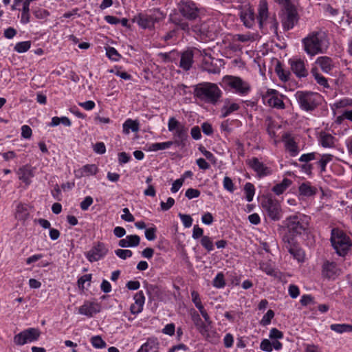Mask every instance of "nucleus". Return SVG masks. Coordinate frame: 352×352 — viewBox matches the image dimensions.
I'll return each mask as SVG.
<instances>
[{"instance_id":"2","label":"nucleus","mask_w":352,"mask_h":352,"mask_svg":"<svg viewBox=\"0 0 352 352\" xmlns=\"http://www.w3.org/2000/svg\"><path fill=\"white\" fill-rule=\"evenodd\" d=\"M302 44L305 52L308 55L314 56L324 53L329 42L324 32L314 31L302 39Z\"/></svg>"},{"instance_id":"24","label":"nucleus","mask_w":352,"mask_h":352,"mask_svg":"<svg viewBox=\"0 0 352 352\" xmlns=\"http://www.w3.org/2000/svg\"><path fill=\"white\" fill-rule=\"evenodd\" d=\"M240 108L239 104L232 102L230 99H225L223 105L221 108V118H226L232 113L236 111Z\"/></svg>"},{"instance_id":"61","label":"nucleus","mask_w":352,"mask_h":352,"mask_svg":"<svg viewBox=\"0 0 352 352\" xmlns=\"http://www.w3.org/2000/svg\"><path fill=\"white\" fill-rule=\"evenodd\" d=\"M260 348L265 352H271L272 351V342L268 339H264L261 341Z\"/></svg>"},{"instance_id":"29","label":"nucleus","mask_w":352,"mask_h":352,"mask_svg":"<svg viewBox=\"0 0 352 352\" xmlns=\"http://www.w3.org/2000/svg\"><path fill=\"white\" fill-rule=\"evenodd\" d=\"M319 141L322 147L332 148L334 146L335 138L329 133L321 132Z\"/></svg>"},{"instance_id":"5","label":"nucleus","mask_w":352,"mask_h":352,"mask_svg":"<svg viewBox=\"0 0 352 352\" xmlns=\"http://www.w3.org/2000/svg\"><path fill=\"white\" fill-rule=\"evenodd\" d=\"M295 97L300 107L306 111H314L318 105L320 95L311 91H298Z\"/></svg>"},{"instance_id":"39","label":"nucleus","mask_w":352,"mask_h":352,"mask_svg":"<svg viewBox=\"0 0 352 352\" xmlns=\"http://www.w3.org/2000/svg\"><path fill=\"white\" fill-rule=\"evenodd\" d=\"M244 190L247 201L248 202L252 201L255 193L254 186L252 184L248 182L245 184Z\"/></svg>"},{"instance_id":"43","label":"nucleus","mask_w":352,"mask_h":352,"mask_svg":"<svg viewBox=\"0 0 352 352\" xmlns=\"http://www.w3.org/2000/svg\"><path fill=\"white\" fill-rule=\"evenodd\" d=\"M311 73L314 76V78L316 80L317 83L323 86L324 87H329L327 80L323 76L318 74L316 69H312Z\"/></svg>"},{"instance_id":"59","label":"nucleus","mask_w":352,"mask_h":352,"mask_svg":"<svg viewBox=\"0 0 352 352\" xmlns=\"http://www.w3.org/2000/svg\"><path fill=\"white\" fill-rule=\"evenodd\" d=\"M199 150L206 157L207 160H208L209 161H210V162H212L213 163H215L216 158H215V157L214 156V155L211 152L207 151L206 149V148L202 146H201L199 148Z\"/></svg>"},{"instance_id":"14","label":"nucleus","mask_w":352,"mask_h":352,"mask_svg":"<svg viewBox=\"0 0 352 352\" xmlns=\"http://www.w3.org/2000/svg\"><path fill=\"white\" fill-rule=\"evenodd\" d=\"M248 164L256 173L258 177H266L272 173V169L260 162L257 157H252L248 162Z\"/></svg>"},{"instance_id":"31","label":"nucleus","mask_w":352,"mask_h":352,"mask_svg":"<svg viewBox=\"0 0 352 352\" xmlns=\"http://www.w3.org/2000/svg\"><path fill=\"white\" fill-rule=\"evenodd\" d=\"M291 184L292 181L289 179L284 178L280 183L275 185L272 188V190L276 195H280L283 194Z\"/></svg>"},{"instance_id":"3","label":"nucleus","mask_w":352,"mask_h":352,"mask_svg":"<svg viewBox=\"0 0 352 352\" xmlns=\"http://www.w3.org/2000/svg\"><path fill=\"white\" fill-rule=\"evenodd\" d=\"M195 95L206 102L215 104L221 97L222 91L216 84L199 83L195 87Z\"/></svg>"},{"instance_id":"64","label":"nucleus","mask_w":352,"mask_h":352,"mask_svg":"<svg viewBox=\"0 0 352 352\" xmlns=\"http://www.w3.org/2000/svg\"><path fill=\"white\" fill-rule=\"evenodd\" d=\"M131 159V155L126 152H121L118 153V162L120 164L128 163Z\"/></svg>"},{"instance_id":"38","label":"nucleus","mask_w":352,"mask_h":352,"mask_svg":"<svg viewBox=\"0 0 352 352\" xmlns=\"http://www.w3.org/2000/svg\"><path fill=\"white\" fill-rule=\"evenodd\" d=\"M31 47V41H21L17 43L14 49L16 52L18 53H24L30 50Z\"/></svg>"},{"instance_id":"50","label":"nucleus","mask_w":352,"mask_h":352,"mask_svg":"<svg viewBox=\"0 0 352 352\" xmlns=\"http://www.w3.org/2000/svg\"><path fill=\"white\" fill-rule=\"evenodd\" d=\"M223 188L230 192H233L234 190V186L230 177L226 176L223 181Z\"/></svg>"},{"instance_id":"54","label":"nucleus","mask_w":352,"mask_h":352,"mask_svg":"<svg viewBox=\"0 0 352 352\" xmlns=\"http://www.w3.org/2000/svg\"><path fill=\"white\" fill-rule=\"evenodd\" d=\"M267 23L270 25V29L275 34H277L278 23L275 16L270 17L267 21Z\"/></svg>"},{"instance_id":"4","label":"nucleus","mask_w":352,"mask_h":352,"mask_svg":"<svg viewBox=\"0 0 352 352\" xmlns=\"http://www.w3.org/2000/svg\"><path fill=\"white\" fill-rule=\"evenodd\" d=\"M331 242L336 252L340 256H344L351 246L349 236L338 228L332 229Z\"/></svg>"},{"instance_id":"62","label":"nucleus","mask_w":352,"mask_h":352,"mask_svg":"<svg viewBox=\"0 0 352 352\" xmlns=\"http://www.w3.org/2000/svg\"><path fill=\"white\" fill-rule=\"evenodd\" d=\"M175 204V199L172 197H168L166 202L162 201L160 204L161 209L163 211L169 210Z\"/></svg>"},{"instance_id":"57","label":"nucleus","mask_w":352,"mask_h":352,"mask_svg":"<svg viewBox=\"0 0 352 352\" xmlns=\"http://www.w3.org/2000/svg\"><path fill=\"white\" fill-rule=\"evenodd\" d=\"M124 214L121 215V219L127 222H133L135 221L133 215L130 212L129 208H124L122 210Z\"/></svg>"},{"instance_id":"7","label":"nucleus","mask_w":352,"mask_h":352,"mask_svg":"<svg viewBox=\"0 0 352 352\" xmlns=\"http://www.w3.org/2000/svg\"><path fill=\"white\" fill-rule=\"evenodd\" d=\"M261 206L266 214L273 221L281 219L283 212L280 203L272 197H266L262 200Z\"/></svg>"},{"instance_id":"10","label":"nucleus","mask_w":352,"mask_h":352,"mask_svg":"<svg viewBox=\"0 0 352 352\" xmlns=\"http://www.w3.org/2000/svg\"><path fill=\"white\" fill-rule=\"evenodd\" d=\"M177 9L188 20H194L198 16V8L191 0H181L177 4Z\"/></svg>"},{"instance_id":"51","label":"nucleus","mask_w":352,"mask_h":352,"mask_svg":"<svg viewBox=\"0 0 352 352\" xmlns=\"http://www.w3.org/2000/svg\"><path fill=\"white\" fill-rule=\"evenodd\" d=\"M135 303H136L139 307H143L144 301H145V297L144 294L142 291H139L137 292L134 297Z\"/></svg>"},{"instance_id":"15","label":"nucleus","mask_w":352,"mask_h":352,"mask_svg":"<svg viewBox=\"0 0 352 352\" xmlns=\"http://www.w3.org/2000/svg\"><path fill=\"white\" fill-rule=\"evenodd\" d=\"M101 310V305L98 302L85 301L84 304L78 308V313L81 315L93 317Z\"/></svg>"},{"instance_id":"46","label":"nucleus","mask_w":352,"mask_h":352,"mask_svg":"<svg viewBox=\"0 0 352 352\" xmlns=\"http://www.w3.org/2000/svg\"><path fill=\"white\" fill-rule=\"evenodd\" d=\"M33 14L38 19H46L50 16L49 11L43 8H36L33 11Z\"/></svg>"},{"instance_id":"47","label":"nucleus","mask_w":352,"mask_h":352,"mask_svg":"<svg viewBox=\"0 0 352 352\" xmlns=\"http://www.w3.org/2000/svg\"><path fill=\"white\" fill-rule=\"evenodd\" d=\"M192 301L198 309H203V305L199 293L195 290L191 292Z\"/></svg>"},{"instance_id":"30","label":"nucleus","mask_w":352,"mask_h":352,"mask_svg":"<svg viewBox=\"0 0 352 352\" xmlns=\"http://www.w3.org/2000/svg\"><path fill=\"white\" fill-rule=\"evenodd\" d=\"M142 346L144 348V352H158L159 342L156 338H148Z\"/></svg>"},{"instance_id":"58","label":"nucleus","mask_w":352,"mask_h":352,"mask_svg":"<svg viewBox=\"0 0 352 352\" xmlns=\"http://www.w3.org/2000/svg\"><path fill=\"white\" fill-rule=\"evenodd\" d=\"M179 216L186 228H190L192 226V219L189 214H179Z\"/></svg>"},{"instance_id":"16","label":"nucleus","mask_w":352,"mask_h":352,"mask_svg":"<svg viewBox=\"0 0 352 352\" xmlns=\"http://www.w3.org/2000/svg\"><path fill=\"white\" fill-rule=\"evenodd\" d=\"M340 274V270L335 262L326 261L322 265V275L329 279H335Z\"/></svg>"},{"instance_id":"37","label":"nucleus","mask_w":352,"mask_h":352,"mask_svg":"<svg viewBox=\"0 0 352 352\" xmlns=\"http://www.w3.org/2000/svg\"><path fill=\"white\" fill-rule=\"evenodd\" d=\"M139 125L138 120L128 119L123 124V129L124 130L131 129L133 132H137L139 130Z\"/></svg>"},{"instance_id":"20","label":"nucleus","mask_w":352,"mask_h":352,"mask_svg":"<svg viewBox=\"0 0 352 352\" xmlns=\"http://www.w3.org/2000/svg\"><path fill=\"white\" fill-rule=\"evenodd\" d=\"M194 54L192 50H187L181 54L179 68L185 72L190 70L193 64Z\"/></svg>"},{"instance_id":"60","label":"nucleus","mask_w":352,"mask_h":352,"mask_svg":"<svg viewBox=\"0 0 352 352\" xmlns=\"http://www.w3.org/2000/svg\"><path fill=\"white\" fill-rule=\"evenodd\" d=\"M201 192L199 190L195 188H188L186 192L185 196L189 199H192L193 198H197L200 195Z\"/></svg>"},{"instance_id":"13","label":"nucleus","mask_w":352,"mask_h":352,"mask_svg":"<svg viewBox=\"0 0 352 352\" xmlns=\"http://www.w3.org/2000/svg\"><path fill=\"white\" fill-rule=\"evenodd\" d=\"M191 319L195 325V327L199 330V333L206 338L210 342L213 341V337L215 336L216 333H213L212 336L208 332V325H206L200 318L199 314L193 309L190 312Z\"/></svg>"},{"instance_id":"11","label":"nucleus","mask_w":352,"mask_h":352,"mask_svg":"<svg viewBox=\"0 0 352 352\" xmlns=\"http://www.w3.org/2000/svg\"><path fill=\"white\" fill-rule=\"evenodd\" d=\"M109 249L106 245L100 241L95 243L89 251L86 252L85 256L91 262H96L103 258L108 253Z\"/></svg>"},{"instance_id":"48","label":"nucleus","mask_w":352,"mask_h":352,"mask_svg":"<svg viewBox=\"0 0 352 352\" xmlns=\"http://www.w3.org/2000/svg\"><path fill=\"white\" fill-rule=\"evenodd\" d=\"M115 254L117 256L123 260H125L126 258L131 257L133 255L131 250L122 249H118L115 250Z\"/></svg>"},{"instance_id":"35","label":"nucleus","mask_w":352,"mask_h":352,"mask_svg":"<svg viewBox=\"0 0 352 352\" xmlns=\"http://www.w3.org/2000/svg\"><path fill=\"white\" fill-rule=\"evenodd\" d=\"M333 155L331 154H324L321 159L317 162V164L320 168V172L323 173L326 170L327 164L333 160Z\"/></svg>"},{"instance_id":"63","label":"nucleus","mask_w":352,"mask_h":352,"mask_svg":"<svg viewBox=\"0 0 352 352\" xmlns=\"http://www.w3.org/2000/svg\"><path fill=\"white\" fill-rule=\"evenodd\" d=\"M94 151L98 154H104L106 152V146L104 142H96L94 146Z\"/></svg>"},{"instance_id":"17","label":"nucleus","mask_w":352,"mask_h":352,"mask_svg":"<svg viewBox=\"0 0 352 352\" xmlns=\"http://www.w3.org/2000/svg\"><path fill=\"white\" fill-rule=\"evenodd\" d=\"M240 19L246 28H252L256 21L254 9L250 6L244 8L240 12Z\"/></svg>"},{"instance_id":"8","label":"nucleus","mask_w":352,"mask_h":352,"mask_svg":"<svg viewBox=\"0 0 352 352\" xmlns=\"http://www.w3.org/2000/svg\"><path fill=\"white\" fill-rule=\"evenodd\" d=\"M162 13L158 10H155L151 14L140 13L133 19L140 27L143 29H151L154 27L156 22H158L162 16Z\"/></svg>"},{"instance_id":"26","label":"nucleus","mask_w":352,"mask_h":352,"mask_svg":"<svg viewBox=\"0 0 352 352\" xmlns=\"http://www.w3.org/2000/svg\"><path fill=\"white\" fill-rule=\"evenodd\" d=\"M316 64L320 66L322 72L329 73L333 67V60L328 56H320L316 60Z\"/></svg>"},{"instance_id":"32","label":"nucleus","mask_w":352,"mask_h":352,"mask_svg":"<svg viewBox=\"0 0 352 352\" xmlns=\"http://www.w3.org/2000/svg\"><path fill=\"white\" fill-rule=\"evenodd\" d=\"M259 267L263 272H265L267 275L274 277L276 276V272L271 262H261L259 263Z\"/></svg>"},{"instance_id":"55","label":"nucleus","mask_w":352,"mask_h":352,"mask_svg":"<svg viewBox=\"0 0 352 352\" xmlns=\"http://www.w3.org/2000/svg\"><path fill=\"white\" fill-rule=\"evenodd\" d=\"M94 199L91 196H87L82 201H81L80 206L82 210H87L89 206L93 204Z\"/></svg>"},{"instance_id":"22","label":"nucleus","mask_w":352,"mask_h":352,"mask_svg":"<svg viewBox=\"0 0 352 352\" xmlns=\"http://www.w3.org/2000/svg\"><path fill=\"white\" fill-rule=\"evenodd\" d=\"M292 71L299 78L305 77L308 72L305 68V63L300 59L289 60Z\"/></svg>"},{"instance_id":"34","label":"nucleus","mask_w":352,"mask_h":352,"mask_svg":"<svg viewBox=\"0 0 352 352\" xmlns=\"http://www.w3.org/2000/svg\"><path fill=\"white\" fill-rule=\"evenodd\" d=\"M332 331L337 333L352 332V325L346 324H333L330 326Z\"/></svg>"},{"instance_id":"9","label":"nucleus","mask_w":352,"mask_h":352,"mask_svg":"<svg viewBox=\"0 0 352 352\" xmlns=\"http://www.w3.org/2000/svg\"><path fill=\"white\" fill-rule=\"evenodd\" d=\"M41 331L36 328H28L14 336L13 342L17 346H23L27 343L37 341Z\"/></svg>"},{"instance_id":"21","label":"nucleus","mask_w":352,"mask_h":352,"mask_svg":"<svg viewBox=\"0 0 352 352\" xmlns=\"http://www.w3.org/2000/svg\"><path fill=\"white\" fill-rule=\"evenodd\" d=\"M298 21V14L294 10H287L286 15L283 19L282 23L284 30H289L292 29Z\"/></svg>"},{"instance_id":"53","label":"nucleus","mask_w":352,"mask_h":352,"mask_svg":"<svg viewBox=\"0 0 352 352\" xmlns=\"http://www.w3.org/2000/svg\"><path fill=\"white\" fill-rule=\"evenodd\" d=\"M269 338L271 340L282 339L283 338V333L276 328H272L269 333Z\"/></svg>"},{"instance_id":"27","label":"nucleus","mask_w":352,"mask_h":352,"mask_svg":"<svg viewBox=\"0 0 352 352\" xmlns=\"http://www.w3.org/2000/svg\"><path fill=\"white\" fill-rule=\"evenodd\" d=\"M30 216V212L28 208V205L20 203L17 205L16 208L15 217L19 221H25Z\"/></svg>"},{"instance_id":"49","label":"nucleus","mask_w":352,"mask_h":352,"mask_svg":"<svg viewBox=\"0 0 352 352\" xmlns=\"http://www.w3.org/2000/svg\"><path fill=\"white\" fill-rule=\"evenodd\" d=\"M276 72L281 80L285 82L289 80L290 73L289 72L285 71L283 69L281 68L280 65L276 66Z\"/></svg>"},{"instance_id":"33","label":"nucleus","mask_w":352,"mask_h":352,"mask_svg":"<svg viewBox=\"0 0 352 352\" xmlns=\"http://www.w3.org/2000/svg\"><path fill=\"white\" fill-rule=\"evenodd\" d=\"M173 144V141H168L164 142H156L149 145L148 151H157L159 150H165L170 147Z\"/></svg>"},{"instance_id":"44","label":"nucleus","mask_w":352,"mask_h":352,"mask_svg":"<svg viewBox=\"0 0 352 352\" xmlns=\"http://www.w3.org/2000/svg\"><path fill=\"white\" fill-rule=\"evenodd\" d=\"M212 285L214 287L222 288L226 285L224 275L220 272L217 274L213 280Z\"/></svg>"},{"instance_id":"1","label":"nucleus","mask_w":352,"mask_h":352,"mask_svg":"<svg viewBox=\"0 0 352 352\" xmlns=\"http://www.w3.org/2000/svg\"><path fill=\"white\" fill-rule=\"evenodd\" d=\"M310 217L302 213L289 215L283 221L281 228L286 231L282 234L283 248L298 261H303L304 252L300 247L296 237L307 233L309 228Z\"/></svg>"},{"instance_id":"12","label":"nucleus","mask_w":352,"mask_h":352,"mask_svg":"<svg viewBox=\"0 0 352 352\" xmlns=\"http://www.w3.org/2000/svg\"><path fill=\"white\" fill-rule=\"evenodd\" d=\"M283 96L280 94L277 90L270 89H267L263 98L267 100L268 104L274 108L283 109H285V104L283 100Z\"/></svg>"},{"instance_id":"19","label":"nucleus","mask_w":352,"mask_h":352,"mask_svg":"<svg viewBox=\"0 0 352 352\" xmlns=\"http://www.w3.org/2000/svg\"><path fill=\"white\" fill-rule=\"evenodd\" d=\"M269 18L267 2L266 0H261L258 6V15L256 16L260 28H263L267 24Z\"/></svg>"},{"instance_id":"40","label":"nucleus","mask_w":352,"mask_h":352,"mask_svg":"<svg viewBox=\"0 0 352 352\" xmlns=\"http://www.w3.org/2000/svg\"><path fill=\"white\" fill-rule=\"evenodd\" d=\"M90 342L92 346L96 349H103L105 348L107 346L106 342L102 340V338L100 336H93L91 338Z\"/></svg>"},{"instance_id":"52","label":"nucleus","mask_w":352,"mask_h":352,"mask_svg":"<svg viewBox=\"0 0 352 352\" xmlns=\"http://www.w3.org/2000/svg\"><path fill=\"white\" fill-rule=\"evenodd\" d=\"M25 5L23 6L21 22L23 24H27L30 22V9Z\"/></svg>"},{"instance_id":"25","label":"nucleus","mask_w":352,"mask_h":352,"mask_svg":"<svg viewBox=\"0 0 352 352\" xmlns=\"http://www.w3.org/2000/svg\"><path fill=\"white\" fill-rule=\"evenodd\" d=\"M140 237L137 234L127 235L125 239H122L118 242L121 248H133L140 245Z\"/></svg>"},{"instance_id":"23","label":"nucleus","mask_w":352,"mask_h":352,"mask_svg":"<svg viewBox=\"0 0 352 352\" xmlns=\"http://www.w3.org/2000/svg\"><path fill=\"white\" fill-rule=\"evenodd\" d=\"M98 168L96 164H86L75 170V175L78 178L95 175L98 172Z\"/></svg>"},{"instance_id":"36","label":"nucleus","mask_w":352,"mask_h":352,"mask_svg":"<svg viewBox=\"0 0 352 352\" xmlns=\"http://www.w3.org/2000/svg\"><path fill=\"white\" fill-rule=\"evenodd\" d=\"M200 243L202 247L206 250L208 252L214 250V243L212 239L208 236H204L200 239Z\"/></svg>"},{"instance_id":"42","label":"nucleus","mask_w":352,"mask_h":352,"mask_svg":"<svg viewBox=\"0 0 352 352\" xmlns=\"http://www.w3.org/2000/svg\"><path fill=\"white\" fill-rule=\"evenodd\" d=\"M274 311L272 309H269L261 320L260 324L263 327L269 325L271 323L272 319L274 317Z\"/></svg>"},{"instance_id":"28","label":"nucleus","mask_w":352,"mask_h":352,"mask_svg":"<svg viewBox=\"0 0 352 352\" xmlns=\"http://www.w3.org/2000/svg\"><path fill=\"white\" fill-rule=\"evenodd\" d=\"M298 191L302 196L311 197L316 194L317 189L312 186L309 182H304L300 185Z\"/></svg>"},{"instance_id":"18","label":"nucleus","mask_w":352,"mask_h":352,"mask_svg":"<svg viewBox=\"0 0 352 352\" xmlns=\"http://www.w3.org/2000/svg\"><path fill=\"white\" fill-rule=\"evenodd\" d=\"M19 180L22 181L26 186H29L34 176V168L30 164H25L20 167L16 172Z\"/></svg>"},{"instance_id":"6","label":"nucleus","mask_w":352,"mask_h":352,"mask_svg":"<svg viewBox=\"0 0 352 352\" xmlns=\"http://www.w3.org/2000/svg\"><path fill=\"white\" fill-rule=\"evenodd\" d=\"M223 81L234 93L240 96H246L251 90L250 83L238 76H227L224 77Z\"/></svg>"},{"instance_id":"41","label":"nucleus","mask_w":352,"mask_h":352,"mask_svg":"<svg viewBox=\"0 0 352 352\" xmlns=\"http://www.w3.org/2000/svg\"><path fill=\"white\" fill-rule=\"evenodd\" d=\"M106 55L109 59L113 61L119 60L121 57V55L118 51L114 47L110 46L106 48Z\"/></svg>"},{"instance_id":"56","label":"nucleus","mask_w":352,"mask_h":352,"mask_svg":"<svg viewBox=\"0 0 352 352\" xmlns=\"http://www.w3.org/2000/svg\"><path fill=\"white\" fill-rule=\"evenodd\" d=\"M157 229L155 227L149 228L145 230V237L148 241H153L156 239Z\"/></svg>"},{"instance_id":"45","label":"nucleus","mask_w":352,"mask_h":352,"mask_svg":"<svg viewBox=\"0 0 352 352\" xmlns=\"http://www.w3.org/2000/svg\"><path fill=\"white\" fill-rule=\"evenodd\" d=\"M286 148L290 152L292 156H296L298 153V146L293 140H289L286 142Z\"/></svg>"}]
</instances>
